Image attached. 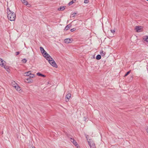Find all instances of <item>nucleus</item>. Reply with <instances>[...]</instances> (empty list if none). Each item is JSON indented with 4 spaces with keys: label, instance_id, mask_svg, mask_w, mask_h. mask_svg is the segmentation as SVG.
Listing matches in <instances>:
<instances>
[{
    "label": "nucleus",
    "instance_id": "f257e3e1",
    "mask_svg": "<svg viewBox=\"0 0 148 148\" xmlns=\"http://www.w3.org/2000/svg\"><path fill=\"white\" fill-rule=\"evenodd\" d=\"M7 14L8 17L10 21H14L16 18V14L14 12L9 10L7 12Z\"/></svg>",
    "mask_w": 148,
    "mask_h": 148
},
{
    "label": "nucleus",
    "instance_id": "f03ea898",
    "mask_svg": "<svg viewBox=\"0 0 148 148\" xmlns=\"http://www.w3.org/2000/svg\"><path fill=\"white\" fill-rule=\"evenodd\" d=\"M88 135H86V138H87V140L88 142V145L90 147V148H96L95 144L93 141L90 139H88Z\"/></svg>",
    "mask_w": 148,
    "mask_h": 148
},
{
    "label": "nucleus",
    "instance_id": "7ed1b4c3",
    "mask_svg": "<svg viewBox=\"0 0 148 148\" xmlns=\"http://www.w3.org/2000/svg\"><path fill=\"white\" fill-rule=\"evenodd\" d=\"M49 63L53 66L55 68H57L58 66L56 63L52 58V59L49 60L48 61Z\"/></svg>",
    "mask_w": 148,
    "mask_h": 148
},
{
    "label": "nucleus",
    "instance_id": "20e7f679",
    "mask_svg": "<svg viewBox=\"0 0 148 148\" xmlns=\"http://www.w3.org/2000/svg\"><path fill=\"white\" fill-rule=\"evenodd\" d=\"M70 141L77 148L79 147L77 143L73 139L71 138Z\"/></svg>",
    "mask_w": 148,
    "mask_h": 148
},
{
    "label": "nucleus",
    "instance_id": "39448f33",
    "mask_svg": "<svg viewBox=\"0 0 148 148\" xmlns=\"http://www.w3.org/2000/svg\"><path fill=\"white\" fill-rule=\"evenodd\" d=\"M71 96V94L70 93H68L66 95V101L68 102L69 101V99L70 98Z\"/></svg>",
    "mask_w": 148,
    "mask_h": 148
},
{
    "label": "nucleus",
    "instance_id": "423d86ee",
    "mask_svg": "<svg viewBox=\"0 0 148 148\" xmlns=\"http://www.w3.org/2000/svg\"><path fill=\"white\" fill-rule=\"evenodd\" d=\"M6 63L5 61L3 60L2 59L0 58V65L2 67L3 66L4 64Z\"/></svg>",
    "mask_w": 148,
    "mask_h": 148
},
{
    "label": "nucleus",
    "instance_id": "0eeeda50",
    "mask_svg": "<svg viewBox=\"0 0 148 148\" xmlns=\"http://www.w3.org/2000/svg\"><path fill=\"white\" fill-rule=\"evenodd\" d=\"M45 58L48 61L49 60L52 59V58L48 54H47L46 55V57H45Z\"/></svg>",
    "mask_w": 148,
    "mask_h": 148
},
{
    "label": "nucleus",
    "instance_id": "6e6552de",
    "mask_svg": "<svg viewBox=\"0 0 148 148\" xmlns=\"http://www.w3.org/2000/svg\"><path fill=\"white\" fill-rule=\"evenodd\" d=\"M11 84L12 86L16 88V86H17L18 84L15 81H12L11 82Z\"/></svg>",
    "mask_w": 148,
    "mask_h": 148
},
{
    "label": "nucleus",
    "instance_id": "1a4fd4ad",
    "mask_svg": "<svg viewBox=\"0 0 148 148\" xmlns=\"http://www.w3.org/2000/svg\"><path fill=\"white\" fill-rule=\"evenodd\" d=\"M64 42L65 43H69L71 42V40L69 38H66L64 40Z\"/></svg>",
    "mask_w": 148,
    "mask_h": 148
},
{
    "label": "nucleus",
    "instance_id": "9d476101",
    "mask_svg": "<svg viewBox=\"0 0 148 148\" xmlns=\"http://www.w3.org/2000/svg\"><path fill=\"white\" fill-rule=\"evenodd\" d=\"M71 27V25L70 24H69L67 25L64 28V30H67L69 29Z\"/></svg>",
    "mask_w": 148,
    "mask_h": 148
},
{
    "label": "nucleus",
    "instance_id": "9b49d317",
    "mask_svg": "<svg viewBox=\"0 0 148 148\" xmlns=\"http://www.w3.org/2000/svg\"><path fill=\"white\" fill-rule=\"evenodd\" d=\"M32 74L31 71H29L27 72H26L25 73V75L27 76H29Z\"/></svg>",
    "mask_w": 148,
    "mask_h": 148
},
{
    "label": "nucleus",
    "instance_id": "f8f14e48",
    "mask_svg": "<svg viewBox=\"0 0 148 148\" xmlns=\"http://www.w3.org/2000/svg\"><path fill=\"white\" fill-rule=\"evenodd\" d=\"M141 29V26H137L136 28V32H140V30Z\"/></svg>",
    "mask_w": 148,
    "mask_h": 148
},
{
    "label": "nucleus",
    "instance_id": "ddd939ff",
    "mask_svg": "<svg viewBox=\"0 0 148 148\" xmlns=\"http://www.w3.org/2000/svg\"><path fill=\"white\" fill-rule=\"evenodd\" d=\"M15 89L18 91H20L21 90V88L18 86V84L17 86H16V88L14 87Z\"/></svg>",
    "mask_w": 148,
    "mask_h": 148
},
{
    "label": "nucleus",
    "instance_id": "4468645a",
    "mask_svg": "<svg viewBox=\"0 0 148 148\" xmlns=\"http://www.w3.org/2000/svg\"><path fill=\"white\" fill-rule=\"evenodd\" d=\"M40 50L42 54H43V53H44V52H45V51L44 50V48L42 47H40Z\"/></svg>",
    "mask_w": 148,
    "mask_h": 148
},
{
    "label": "nucleus",
    "instance_id": "2eb2a0df",
    "mask_svg": "<svg viewBox=\"0 0 148 148\" xmlns=\"http://www.w3.org/2000/svg\"><path fill=\"white\" fill-rule=\"evenodd\" d=\"M37 75H38V76H42V77H45V76L43 74H42L41 73H40L39 72H38L37 73Z\"/></svg>",
    "mask_w": 148,
    "mask_h": 148
},
{
    "label": "nucleus",
    "instance_id": "dca6fc26",
    "mask_svg": "<svg viewBox=\"0 0 148 148\" xmlns=\"http://www.w3.org/2000/svg\"><path fill=\"white\" fill-rule=\"evenodd\" d=\"M28 83H32L33 82L32 79L31 78H27L26 79Z\"/></svg>",
    "mask_w": 148,
    "mask_h": 148
},
{
    "label": "nucleus",
    "instance_id": "f3484780",
    "mask_svg": "<svg viewBox=\"0 0 148 148\" xmlns=\"http://www.w3.org/2000/svg\"><path fill=\"white\" fill-rule=\"evenodd\" d=\"M101 58V56L100 55H97L96 56V58L97 60H99Z\"/></svg>",
    "mask_w": 148,
    "mask_h": 148
},
{
    "label": "nucleus",
    "instance_id": "a211bd4d",
    "mask_svg": "<svg viewBox=\"0 0 148 148\" xmlns=\"http://www.w3.org/2000/svg\"><path fill=\"white\" fill-rule=\"evenodd\" d=\"M65 8L64 6L61 7L60 8H59L58 10L60 11H62L65 9Z\"/></svg>",
    "mask_w": 148,
    "mask_h": 148
},
{
    "label": "nucleus",
    "instance_id": "6ab92c4d",
    "mask_svg": "<svg viewBox=\"0 0 148 148\" xmlns=\"http://www.w3.org/2000/svg\"><path fill=\"white\" fill-rule=\"evenodd\" d=\"M21 2L24 5H25L26 3H27V1L26 0H21Z\"/></svg>",
    "mask_w": 148,
    "mask_h": 148
},
{
    "label": "nucleus",
    "instance_id": "aec40b11",
    "mask_svg": "<svg viewBox=\"0 0 148 148\" xmlns=\"http://www.w3.org/2000/svg\"><path fill=\"white\" fill-rule=\"evenodd\" d=\"M100 53L102 56H104L106 54V53L105 52H104L103 51H102L100 52Z\"/></svg>",
    "mask_w": 148,
    "mask_h": 148
},
{
    "label": "nucleus",
    "instance_id": "412c9836",
    "mask_svg": "<svg viewBox=\"0 0 148 148\" xmlns=\"http://www.w3.org/2000/svg\"><path fill=\"white\" fill-rule=\"evenodd\" d=\"M3 67L7 71H8L9 69V68L8 66H5V65H4V66Z\"/></svg>",
    "mask_w": 148,
    "mask_h": 148
},
{
    "label": "nucleus",
    "instance_id": "4be33fe9",
    "mask_svg": "<svg viewBox=\"0 0 148 148\" xmlns=\"http://www.w3.org/2000/svg\"><path fill=\"white\" fill-rule=\"evenodd\" d=\"M77 13H73V14H71V17H74L76 14Z\"/></svg>",
    "mask_w": 148,
    "mask_h": 148
},
{
    "label": "nucleus",
    "instance_id": "5701e85b",
    "mask_svg": "<svg viewBox=\"0 0 148 148\" xmlns=\"http://www.w3.org/2000/svg\"><path fill=\"white\" fill-rule=\"evenodd\" d=\"M131 70H130L127 72V73L125 75L124 77H125L127 76L130 72Z\"/></svg>",
    "mask_w": 148,
    "mask_h": 148
},
{
    "label": "nucleus",
    "instance_id": "b1692460",
    "mask_svg": "<svg viewBox=\"0 0 148 148\" xmlns=\"http://www.w3.org/2000/svg\"><path fill=\"white\" fill-rule=\"evenodd\" d=\"M143 39L144 40H145L147 42H148V36L146 37L145 38H144Z\"/></svg>",
    "mask_w": 148,
    "mask_h": 148
},
{
    "label": "nucleus",
    "instance_id": "393cba45",
    "mask_svg": "<svg viewBox=\"0 0 148 148\" xmlns=\"http://www.w3.org/2000/svg\"><path fill=\"white\" fill-rule=\"evenodd\" d=\"M25 5H26L28 7H31V5L28 3V2H27V3H26Z\"/></svg>",
    "mask_w": 148,
    "mask_h": 148
},
{
    "label": "nucleus",
    "instance_id": "a878e982",
    "mask_svg": "<svg viewBox=\"0 0 148 148\" xmlns=\"http://www.w3.org/2000/svg\"><path fill=\"white\" fill-rule=\"evenodd\" d=\"M74 3L73 0H72L71 2H70L68 4L69 5H71L72 4Z\"/></svg>",
    "mask_w": 148,
    "mask_h": 148
},
{
    "label": "nucleus",
    "instance_id": "bb28decb",
    "mask_svg": "<svg viewBox=\"0 0 148 148\" xmlns=\"http://www.w3.org/2000/svg\"><path fill=\"white\" fill-rule=\"evenodd\" d=\"M48 53L45 51V52H44V53H43V54H42L43 56L45 57H46V55Z\"/></svg>",
    "mask_w": 148,
    "mask_h": 148
},
{
    "label": "nucleus",
    "instance_id": "cd10ccee",
    "mask_svg": "<svg viewBox=\"0 0 148 148\" xmlns=\"http://www.w3.org/2000/svg\"><path fill=\"white\" fill-rule=\"evenodd\" d=\"M27 60L25 58L23 59L22 60V62L24 63H25L27 62Z\"/></svg>",
    "mask_w": 148,
    "mask_h": 148
},
{
    "label": "nucleus",
    "instance_id": "c85d7f7f",
    "mask_svg": "<svg viewBox=\"0 0 148 148\" xmlns=\"http://www.w3.org/2000/svg\"><path fill=\"white\" fill-rule=\"evenodd\" d=\"M35 75L34 74H32L30 75L29 76L30 78H33L34 77Z\"/></svg>",
    "mask_w": 148,
    "mask_h": 148
},
{
    "label": "nucleus",
    "instance_id": "c756f323",
    "mask_svg": "<svg viewBox=\"0 0 148 148\" xmlns=\"http://www.w3.org/2000/svg\"><path fill=\"white\" fill-rule=\"evenodd\" d=\"M76 28H73L72 29H71V32H73V31H75L76 30Z\"/></svg>",
    "mask_w": 148,
    "mask_h": 148
},
{
    "label": "nucleus",
    "instance_id": "7c9ffc66",
    "mask_svg": "<svg viewBox=\"0 0 148 148\" xmlns=\"http://www.w3.org/2000/svg\"><path fill=\"white\" fill-rule=\"evenodd\" d=\"M89 2V0H84V3H87Z\"/></svg>",
    "mask_w": 148,
    "mask_h": 148
},
{
    "label": "nucleus",
    "instance_id": "2f4dec72",
    "mask_svg": "<svg viewBox=\"0 0 148 148\" xmlns=\"http://www.w3.org/2000/svg\"><path fill=\"white\" fill-rule=\"evenodd\" d=\"M111 32L112 33H114L115 32V31L113 30H111Z\"/></svg>",
    "mask_w": 148,
    "mask_h": 148
},
{
    "label": "nucleus",
    "instance_id": "473e14b6",
    "mask_svg": "<svg viewBox=\"0 0 148 148\" xmlns=\"http://www.w3.org/2000/svg\"><path fill=\"white\" fill-rule=\"evenodd\" d=\"M19 53V51H17L16 53V55L17 56L18 55Z\"/></svg>",
    "mask_w": 148,
    "mask_h": 148
},
{
    "label": "nucleus",
    "instance_id": "72a5a7b5",
    "mask_svg": "<svg viewBox=\"0 0 148 148\" xmlns=\"http://www.w3.org/2000/svg\"><path fill=\"white\" fill-rule=\"evenodd\" d=\"M7 12L8 11H9V10H10V9L9 8H7Z\"/></svg>",
    "mask_w": 148,
    "mask_h": 148
},
{
    "label": "nucleus",
    "instance_id": "f704fd0d",
    "mask_svg": "<svg viewBox=\"0 0 148 148\" xmlns=\"http://www.w3.org/2000/svg\"><path fill=\"white\" fill-rule=\"evenodd\" d=\"M146 131L147 133H148V128L146 129Z\"/></svg>",
    "mask_w": 148,
    "mask_h": 148
},
{
    "label": "nucleus",
    "instance_id": "c9c22d12",
    "mask_svg": "<svg viewBox=\"0 0 148 148\" xmlns=\"http://www.w3.org/2000/svg\"><path fill=\"white\" fill-rule=\"evenodd\" d=\"M32 148H35V147H33Z\"/></svg>",
    "mask_w": 148,
    "mask_h": 148
}]
</instances>
